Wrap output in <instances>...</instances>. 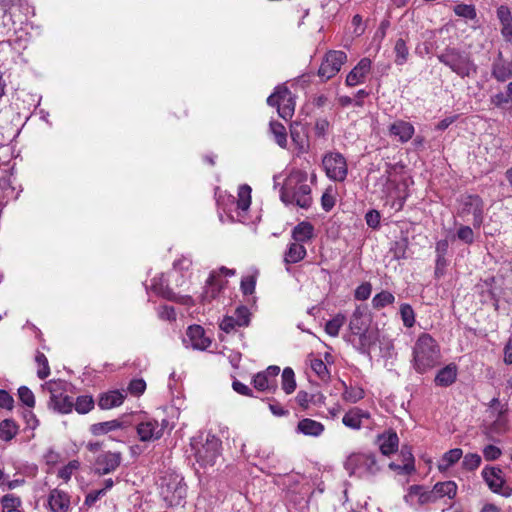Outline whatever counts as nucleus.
<instances>
[{"mask_svg":"<svg viewBox=\"0 0 512 512\" xmlns=\"http://www.w3.org/2000/svg\"><path fill=\"white\" fill-rule=\"evenodd\" d=\"M441 351L436 340L428 333H422L413 347V367L416 372L423 374L440 363Z\"/></svg>","mask_w":512,"mask_h":512,"instance_id":"1","label":"nucleus"},{"mask_svg":"<svg viewBox=\"0 0 512 512\" xmlns=\"http://www.w3.org/2000/svg\"><path fill=\"white\" fill-rule=\"evenodd\" d=\"M280 198L286 205L295 204L303 209L310 208L313 200L311 187L307 184V174L300 171L291 173L281 189Z\"/></svg>","mask_w":512,"mask_h":512,"instance_id":"2","label":"nucleus"},{"mask_svg":"<svg viewBox=\"0 0 512 512\" xmlns=\"http://www.w3.org/2000/svg\"><path fill=\"white\" fill-rule=\"evenodd\" d=\"M437 59L461 78H469L477 73V65L474 63L471 55L458 48H445L441 53L437 54Z\"/></svg>","mask_w":512,"mask_h":512,"instance_id":"3","label":"nucleus"},{"mask_svg":"<svg viewBox=\"0 0 512 512\" xmlns=\"http://www.w3.org/2000/svg\"><path fill=\"white\" fill-rule=\"evenodd\" d=\"M160 496L168 507L180 506L187 496V485L178 474H168L161 478Z\"/></svg>","mask_w":512,"mask_h":512,"instance_id":"4","label":"nucleus"},{"mask_svg":"<svg viewBox=\"0 0 512 512\" xmlns=\"http://www.w3.org/2000/svg\"><path fill=\"white\" fill-rule=\"evenodd\" d=\"M344 467L349 475L359 478L373 477L381 469L373 453H353L346 459Z\"/></svg>","mask_w":512,"mask_h":512,"instance_id":"5","label":"nucleus"},{"mask_svg":"<svg viewBox=\"0 0 512 512\" xmlns=\"http://www.w3.org/2000/svg\"><path fill=\"white\" fill-rule=\"evenodd\" d=\"M195 458L201 467H212L220 456L221 441L214 435L208 434L204 442L192 444Z\"/></svg>","mask_w":512,"mask_h":512,"instance_id":"6","label":"nucleus"},{"mask_svg":"<svg viewBox=\"0 0 512 512\" xmlns=\"http://www.w3.org/2000/svg\"><path fill=\"white\" fill-rule=\"evenodd\" d=\"M65 385L66 382L62 380H53L46 382L45 384L42 385V389L47 390L51 394L50 400L48 402V407L61 414H67L72 412L74 407L73 397L63 394H56L58 390L63 389V386Z\"/></svg>","mask_w":512,"mask_h":512,"instance_id":"7","label":"nucleus"},{"mask_svg":"<svg viewBox=\"0 0 512 512\" xmlns=\"http://www.w3.org/2000/svg\"><path fill=\"white\" fill-rule=\"evenodd\" d=\"M322 165L327 177L336 182H343L348 174L345 157L339 152H329L324 155Z\"/></svg>","mask_w":512,"mask_h":512,"instance_id":"8","label":"nucleus"},{"mask_svg":"<svg viewBox=\"0 0 512 512\" xmlns=\"http://www.w3.org/2000/svg\"><path fill=\"white\" fill-rule=\"evenodd\" d=\"M346 61L347 55L344 51L331 50L327 52L318 69V76L324 81L331 79L341 70Z\"/></svg>","mask_w":512,"mask_h":512,"instance_id":"9","label":"nucleus"},{"mask_svg":"<svg viewBox=\"0 0 512 512\" xmlns=\"http://www.w3.org/2000/svg\"><path fill=\"white\" fill-rule=\"evenodd\" d=\"M461 215H473V226L480 228L484 221V201L477 194L462 196L460 199Z\"/></svg>","mask_w":512,"mask_h":512,"instance_id":"10","label":"nucleus"},{"mask_svg":"<svg viewBox=\"0 0 512 512\" xmlns=\"http://www.w3.org/2000/svg\"><path fill=\"white\" fill-rule=\"evenodd\" d=\"M151 289L158 296L167 299L169 301H173L176 303H180L183 305L192 306L194 301L191 296L177 295L173 290L169 287L168 281L165 279L164 274H160L159 276H155L151 281Z\"/></svg>","mask_w":512,"mask_h":512,"instance_id":"11","label":"nucleus"},{"mask_svg":"<svg viewBox=\"0 0 512 512\" xmlns=\"http://www.w3.org/2000/svg\"><path fill=\"white\" fill-rule=\"evenodd\" d=\"M406 504L413 506L418 504L420 506L435 503L437 500L434 490L429 489L424 485H411L408 488L407 494L404 496Z\"/></svg>","mask_w":512,"mask_h":512,"instance_id":"12","label":"nucleus"},{"mask_svg":"<svg viewBox=\"0 0 512 512\" xmlns=\"http://www.w3.org/2000/svg\"><path fill=\"white\" fill-rule=\"evenodd\" d=\"M279 373L280 368L276 365H271L266 370L258 372L252 379L254 388L258 391L275 392L277 389L276 377Z\"/></svg>","mask_w":512,"mask_h":512,"instance_id":"13","label":"nucleus"},{"mask_svg":"<svg viewBox=\"0 0 512 512\" xmlns=\"http://www.w3.org/2000/svg\"><path fill=\"white\" fill-rule=\"evenodd\" d=\"M122 454L120 452H103L95 459V473L103 476L115 471L121 464Z\"/></svg>","mask_w":512,"mask_h":512,"instance_id":"14","label":"nucleus"},{"mask_svg":"<svg viewBox=\"0 0 512 512\" xmlns=\"http://www.w3.org/2000/svg\"><path fill=\"white\" fill-rule=\"evenodd\" d=\"M482 477L494 493H499L504 497H509L511 495V490L509 488L503 489L505 481L503 478V471L499 467L486 466L482 470Z\"/></svg>","mask_w":512,"mask_h":512,"instance_id":"15","label":"nucleus"},{"mask_svg":"<svg viewBox=\"0 0 512 512\" xmlns=\"http://www.w3.org/2000/svg\"><path fill=\"white\" fill-rule=\"evenodd\" d=\"M136 429L142 442L155 441L163 436V427H159L158 421L154 419L140 422Z\"/></svg>","mask_w":512,"mask_h":512,"instance_id":"16","label":"nucleus"},{"mask_svg":"<svg viewBox=\"0 0 512 512\" xmlns=\"http://www.w3.org/2000/svg\"><path fill=\"white\" fill-rule=\"evenodd\" d=\"M491 75L498 82H505L512 78V61L505 59L501 51L492 63Z\"/></svg>","mask_w":512,"mask_h":512,"instance_id":"17","label":"nucleus"},{"mask_svg":"<svg viewBox=\"0 0 512 512\" xmlns=\"http://www.w3.org/2000/svg\"><path fill=\"white\" fill-rule=\"evenodd\" d=\"M47 505L50 512H68L70 509V497L62 490L52 489L48 496Z\"/></svg>","mask_w":512,"mask_h":512,"instance_id":"18","label":"nucleus"},{"mask_svg":"<svg viewBox=\"0 0 512 512\" xmlns=\"http://www.w3.org/2000/svg\"><path fill=\"white\" fill-rule=\"evenodd\" d=\"M376 443L378 444L381 453L385 456H389L398 450L399 437L394 430L390 429L378 435Z\"/></svg>","mask_w":512,"mask_h":512,"instance_id":"19","label":"nucleus"},{"mask_svg":"<svg viewBox=\"0 0 512 512\" xmlns=\"http://www.w3.org/2000/svg\"><path fill=\"white\" fill-rule=\"evenodd\" d=\"M370 69L371 60L368 58L361 59L358 64L348 73L346 77V85L353 87L363 83Z\"/></svg>","mask_w":512,"mask_h":512,"instance_id":"20","label":"nucleus"},{"mask_svg":"<svg viewBox=\"0 0 512 512\" xmlns=\"http://www.w3.org/2000/svg\"><path fill=\"white\" fill-rule=\"evenodd\" d=\"M493 417V422L485 427V434L489 439H494V436L502 435L508 430V420L502 407Z\"/></svg>","mask_w":512,"mask_h":512,"instance_id":"21","label":"nucleus"},{"mask_svg":"<svg viewBox=\"0 0 512 512\" xmlns=\"http://www.w3.org/2000/svg\"><path fill=\"white\" fill-rule=\"evenodd\" d=\"M186 336L190 340L191 346L194 349L205 350L211 344V340L205 337V331L200 325L189 326Z\"/></svg>","mask_w":512,"mask_h":512,"instance_id":"22","label":"nucleus"},{"mask_svg":"<svg viewBox=\"0 0 512 512\" xmlns=\"http://www.w3.org/2000/svg\"><path fill=\"white\" fill-rule=\"evenodd\" d=\"M281 90L282 96H280V104L278 105V115L287 121L294 115L295 101L288 87L284 86Z\"/></svg>","mask_w":512,"mask_h":512,"instance_id":"23","label":"nucleus"},{"mask_svg":"<svg viewBox=\"0 0 512 512\" xmlns=\"http://www.w3.org/2000/svg\"><path fill=\"white\" fill-rule=\"evenodd\" d=\"M497 18L501 24V34L505 41H512V13L507 5H500L496 11Z\"/></svg>","mask_w":512,"mask_h":512,"instance_id":"24","label":"nucleus"},{"mask_svg":"<svg viewBox=\"0 0 512 512\" xmlns=\"http://www.w3.org/2000/svg\"><path fill=\"white\" fill-rule=\"evenodd\" d=\"M414 132V126L404 120H397L389 126L390 135L398 137L402 143L408 142L413 137Z\"/></svg>","mask_w":512,"mask_h":512,"instance_id":"25","label":"nucleus"},{"mask_svg":"<svg viewBox=\"0 0 512 512\" xmlns=\"http://www.w3.org/2000/svg\"><path fill=\"white\" fill-rule=\"evenodd\" d=\"M223 287V282L218 278L217 271H213L210 273L206 286L204 288L203 293L201 294L202 302L211 301L216 298L219 292Z\"/></svg>","mask_w":512,"mask_h":512,"instance_id":"26","label":"nucleus"},{"mask_svg":"<svg viewBox=\"0 0 512 512\" xmlns=\"http://www.w3.org/2000/svg\"><path fill=\"white\" fill-rule=\"evenodd\" d=\"M457 378V366L454 363H450L440 369L434 379L437 386L448 387L452 385Z\"/></svg>","mask_w":512,"mask_h":512,"instance_id":"27","label":"nucleus"},{"mask_svg":"<svg viewBox=\"0 0 512 512\" xmlns=\"http://www.w3.org/2000/svg\"><path fill=\"white\" fill-rule=\"evenodd\" d=\"M370 418V414L360 408L354 407L343 416L342 423L351 429H360L362 419Z\"/></svg>","mask_w":512,"mask_h":512,"instance_id":"28","label":"nucleus"},{"mask_svg":"<svg viewBox=\"0 0 512 512\" xmlns=\"http://www.w3.org/2000/svg\"><path fill=\"white\" fill-rule=\"evenodd\" d=\"M296 431L306 436L318 437L323 433L324 425L316 420L304 418L298 422Z\"/></svg>","mask_w":512,"mask_h":512,"instance_id":"29","label":"nucleus"},{"mask_svg":"<svg viewBox=\"0 0 512 512\" xmlns=\"http://www.w3.org/2000/svg\"><path fill=\"white\" fill-rule=\"evenodd\" d=\"M125 399V395L118 391L113 390L106 393H102L98 399V406L103 409H111L120 406Z\"/></svg>","mask_w":512,"mask_h":512,"instance_id":"30","label":"nucleus"},{"mask_svg":"<svg viewBox=\"0 0 512 512\" xmlns=\"http://www.w3.org/2000/svg\"><path fill=\"white\" fill-rule=\"evenodd\" d=\"M314 227L311 223L303 221L292 230V238L296 243L302 244L313 238Z\"/></svg>","mask_w":512,"mask_h":512,"instance_id":"31","label":"nucleus"},{"mask_svg":"<svg viewBox=\"0 0 512 512\" xmlns=\"http://www.w3.org/2000/svg\"><path fill=\"white\" fill-rule=\"evenodd\" d=\"M306 248L299 243H291L285 252L284 261L286 264L298 263L306 256Z\"/></svg>","mask_w":512,"mask_h":512,"instance_id":"32","label":"nucleus"},{"mask_svg":"<svg viewBox=\"0 0 512 512\" xmlns=\"http://www.w3.org/2000/svg\"><path fill=\"white\" fill-rule=\"evenodd\" d=\"M437 500L447 496L453 499L457 493V485L454 481L438 482L433 486Z\"/></svg>","mask_w":512,"mask_h":512,"instance_id":"33","label":"nucleus"},{"mask_svg":"<svg viewBox=\"0 0 512 512\" xmlns=\"http://www.w3.org/2000/svg\"><path fill=\"white\" fill-rule=\"evenodd\" d=\"M269 131L273 135L275 142L281 147L287 146V131L285 126L278 121H270Z\"/></svg>","mask_w":512,"mask_h":512,"instance_id":"34","label":"nucleus"},{"mask_svg":"<svg viewBox=\"0 0 512 512\" xmlns=\"http://www.w3.org/2000/svg\"><path fill=\"white\" fill-rule=\"evenodd\" d=\"M463 455L462 449L454 448L444 453L440 463L438 464V469L440 471L447 470L450 466L458 462Z\"/></svg>","mask_w":512,"mask_h":512,"instance_id":"35","label":"nucleus"},{"mask_svg":"<svg viewBox=\"0 0 512 512\" xmlns=\"http://www.w3.org/2000/svg\"><path fill=\"white\" fill-rule=\"evenodd\" d=\"M395 301V296L386 290H382L377 293L372 299V306L376 310H380L388 305L393 304Z\"/></svg>","mask_w":512,"mask_h":512,"instance_id":"36","label":"nucleus"},{"mask_svg":"<svg viewBox=\"0 0 512 512\" xmlns=\"http://www.w3.org/2000/svg\"><path fill=\"white\" fill-rule=\"evenodd\" d=\"M395 63L397 65H404L409 56V49L404 39L399 38L396 40L394 45Z\"/></svg>","mask_w":512,"mask_h":512,"instance_id":"37","label":"nucleus"},{"mask_svg":"<svg viewBox=\"0 0 512 512\" xmlns=\"http://www.w3.org/2000/svg\"><path fill=\"white\" fill-rule=\"evenodd\" d=\"M359 336L358 343L355 348L363 355L371 356L370 348L374 344V339L367 331L357 334Z\"/></svg>","mask_w":512,"mask_h":512,"instance_id":"38","label":"nucleus"},{"mask_svg":"<svg viewBox=\"0 0 512 512\" xmlns=\"http://www.w3.org/2000/svg\"><path fill=\"white\" fill-rule=\"evenodd\" d=\"M122 427V423L119 420H111L106 422H100L91 426V432L94 435L106 434L110 431L119 429Z\"/></svg>","mask_w":512,"mask_h":512,"instance_id":"39","label":"nucleus"},{"mask_svg":"<svg viewBox=\"0 0 512 512\" xmlns=\"http://www.w3.org/2000/svg\"><path fill=\"white\" fill-rule=\"evenodd\" d=\"M17 431V425L10 419H5L0 423V439L3 441L12 440L17 434Z\"/></svg>","mask_w":512,"mask_h":512,"instance_id":"40","label":"nucleus"},{"mask_svg":"<svg viewBox=\"0 0 512 512\" xmlns=\"http://www.w3.org/2000/svg\"><path fill=\"white\" fill-rule=\"evenodd\" d=\"M282 389L286 394H291L296 389L295 374L292 368L286 367L282 372Z\"/></svg>","mask_w":512,"mask_h":512,"instance_id":"41","label":"nucleus"},{"mask_svg":"<svg viewBox=\"0 0 512 512\" xmlns=\"http://www.w3.org/2000/svg\"><path fill=\"white\" fill-rule=\"evenodd\" d=\"M346 317L343 314H337L325 324V331L328 335L336 337L339 334L341 327L344 325Z\"/></svg>","mask_w":512,"mask_h":512,"instance_id":"42","label":"nucleus"},{"mask_svg":"<svg viewBox=\"0 0 512 512\" xmlns=\"http://www.w3.org/2000/svg\"><path fill=\"white\" fill-rule=\"evenodd\" d=\"M94 405L95 402L92 396L81 395L76 398L73 408H75L79 414H86L94 408Z\"/></svg>","mask_w":512,"mask_h":512,"instance_id":"43","label":"nucleus"},{"mask_svg":"<svg viewBox=\"0 0 512 512\" xmlns=\"http://www.w3.org/2000/svg\"><path fill=\"white\" fill-rule=\"evenodd\" d=\"M345 390L343 392V399L350 403H356L359 400L364 398V390L360 387H347V385L342 382Z\"/></svg>","mask_w":512,"mask_h":512,"instance_id":"44","label":"nucleus"},{"mask_svg":"<svg viewBox=\"0 0 512 512\" xmlns=\"http://www.w3.org/2000/svg\"><path fill=\"white\" fill-rule=\"evenodd\" d=\"M0 503L3 508V512L6 511H19L18 508L21 506L22 501L19 497L14 494H6L0 499Z\"/></svg>","mask_w":512,"mask_h":512,"instance_id":"45","label":"nucleus"},{"mask_svg":"<svg viewBox=\"0 0 512 512\" xmlns=\"http://www.w3.org/2000/svg\"><path fill=\"white\" fill-rule=\"evenodd\" d=\"M453 11L457 16L465 18V19H469V20H473L477 16L475 6L471 5V4H469V5L463 4V3L457 4L454 6Z\"/></svg>","mask_w":512,"mask_h":512,"instance_id":"46","label":"nucleus"},{"mask_svg":"<svg viewBox=\"0 0 512 512\" xmlns=\"http://www.w3.org/2000/svg\"><path fill=\"white\" fill-rule=\"evenodd\" d=\"M400 315L403 324L407 328H411L415 324V312L410 304L403 303L400 306Z\"/></svg>","mask_w":512,"mask_h":512,"instance_id":"47","label":"nucleus"},{"mask_svg":"<svg viewBox=\"0 0 512 512\" xmlns=\"http://www.w3.org/2000/svg\"><path fill=\"white\" fill-rule=\"evenodd\" d=\"M238 196V208L241 210H247L251 204V188L248 185L241 186L239 189Z\"/></svg>","mask_w":512,"mask_h":512,"instance_id":"48","label":"nucleus"},{"mask_svg":"<svg viewBox=\"0 0 512 512\" xmlns=\"http://www.w3.org/2000/svg\"><path fill=\"white\" fill-rule=\"evenodd\" d=\"M233 316L238 323V327H247L250 324L251 313L246 306L237 307Z\"/></svg>","mask_w":512,"mask_h":512,"instance_id":"49","label":"nucleus"},{"mask_svg":"<svg viewBox=\"0 0 512 512\" xmlns=\"http://www.w3.org/2000/svg\"><path fill=\"white\" fill-rule=\"evenodd\" d=\"M482 462L481 456L477 453H468L464 456L462 466L468 471L476 470Z\"/></svg>","mask_w":512,"mask_h":512,"instance_id":"50","label":"nucleus"},{"mask_svg":"<svg viewBox=\"0 0 512 512\" xmlns=\"http://www.w3.org/2000/svg\"><path fill=\"white\" fill-rule=\"evenodd\" d=\"M35 360H36L37 364L41 366V368L38 369V371H37L38 378H40V379L47 378L50 374V368H49L47 357L43 353L38 352L35 357Z\"/></svg>","mask_w":512,"mask_h":512,"instance_id":"51","label":"nucleus"},{"mask_svg":"<svg viewBox=\"0 0 512 512\" xmlns=\"http://www.w3.org/2000/svg\"><path fill=\"white\" fill-rule=\"evenodd\" d=\"M18 397L20 401L29 408L35 406V397L33 392L27 386H21L18 389Z\"/></svg>","mask_w":512,"mask_h":512,"instance_id":"52","label":"nucleus"},{"mask_svg":"<svg viewBox=\"0 0 512 512\" xmlns=\"http://www.w3.org/2000/svg\"><path fill=\"white\" fill-rule=\"evenodd\" d=\"M457 238L470 245L474 242V232L470 226L461 225L457 230Z\"/></svg>","mask_w":512,"mask_h":512,"instance_id":"53","label":"nucleus"},{"mask_svg":"<svg viewBox=\"0 0 512 512\" xmlns=\"http://www.w3.org/2000/svg\"><path fill=\"white\" fill-rule=\"evenodd\" d=\"M256 277L249 275L241 280V291L244 295H251L255 291Z\"/></svg>","mask_w":512,"mask_h":512,"instance_id":"54","label":"nucleus"},{"mask_svg":"<svg viewBox=\"0 0 512 512\" xmlns=\"http://www.w3.org/2000/svg\"><path fill=\"white\" fill-rule=\"evenodd\" d=\"M372 292V285L369 282H364L359 285L355 290V298L357 300H367Z\"/></svg>","mask_w":512,"mask_h":512,"instance_id":"55","label":"nucleus"},{"mask_svg":"<svg viewBox=\"0 0 512 512\" xmlns=\"http://www.w3.org/2000/svg\"><path fill=\"white\" fill-rule=\"evenodd\" d=\"M79 462L76 460L70 461L66 466L61 468L58 472V477L68 481L71 478V475L74 470L78 469Z\"/></svg>","mask_w":512,"mask_h":512,"instance_id":"56","label":"nucleus"},{"mask_svg":"<svg viewBox=\"0 0 512 512\" xmlns=\"http://www.w3.org/2000/svg\"><path fill=\"white\" fill-rule=\"evenodd\" d=\"M501 454V449L495 445L490 444L483 448V456L487 461L497 460Z\"/></svg>","mask_w":512,"mask_h":512,"instance_id":"57","label":"nucleus"},{"mask_svg":"<svg viewBox=\"0 0 512 512\" xmlns=\"http://www.w3.org/2000/svg\"><path fill=\"white\" fill-rule=\"evenodd\" d=\"M381 215L379 211L372 209L369 210L365 215L367 225L372 229H378L380 226Z\"/></svg>","mask_w":512,"mask_h":512,"instance_id":"58","label":"nucleus"},{"mask_svg":"<svg viewBox=\"0 0 512 512\" xmlns=\"http://www.w3.org/2000/svg\"><path fill=\"white\" fill-rule=\"evenodd\" d=\"M146 389V382L143 379H133L128 386V391L136 396L144 393Z\"/></svg>","mask_w":512,"mask_h":512,"instance_id":"59","label":"nucleus"},{"mask_svg":"<svg viewBox=\"0 0 512 512\" xmlns=\"http://www.w3.org/2000/svg\"><path fill=\"white\" fill-rule=\"evenodd\" d=\"M312 370L322 379L328 376V368L321 359H314L311 361Z\"/></svg>","mask_w":512,"mask_h":512,"instance_id":"60","label":"nucleus"},{"mask_svg":"<svg viewBox=\"0 0 512 512\" xmlns=\"http://www.w3.org/2000/svg\"><path fill=\"white\" fill-rule=\"evenodd\" d=\"M219 327L222 331L231 333L236 330L238 323L236 322L234 316H225L220 322Z\"/></svg>","mask_w":512,"mask_h":512,"instance_id":"61","label":"nucleus"},{"mask_svg":"<svg viewBox=\"0 0 512 512\" xmlns=\"http://www.w3.org/2000/svg\"><path fill=\"white\" fill-rule=\"evenodd\" d=\"M329 126H330V124L327 119H325V118L317 119L315 122V127H314L316 137L324 138L329 129Z\"/></svg>","mask_w":512,"mask_h":512,"instance_id":"62","label":"nucleus"},{"mask_svg":"<svg viewBox=\"0 0 512 512\" xmlns=\"http://www.w3.org/2000/svg\"><path fill=\"white\" fill-rule=\"evenodd\" d=\"M232 388L235 392L240 395L255 397L251 388H249L246 384L240 382L239 380H234L232 383Z\"/></svg>","mask_w":512,"mask_h":512,"instance_id":"63","label":"nucleus"},{"mask_svg":"<svg viewBox=\"0 0 512 512\" xmlns=\"http://www.w3.org/2000/svg\"><path fill=\"white\" fill-rule=\"evenodd\" d=\"M158 315L163 320L174 321L176 320V312L173 306L164 305L160 307Z\"/></svg>","mask_w":512,"mask_h":512,"instance_id":"64","label":"nucleus"}]
</instances>
